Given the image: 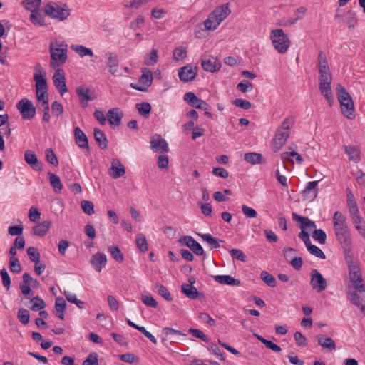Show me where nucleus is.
I'll return each mask as SVG.
<instances>
[{"label":"nucleus","mask_w":365,"mask_h":365,"mask_svg":"<svg viewBox=\"0 0 365 365\" xmlns=\"http://www.w3.org/2000/svg\"><path fill=\"white\" fill-rule=\"evenodd\" d=\"M16 108L19 110L24 120L33 118L36 114V108L32 102L27 98H23L16 104Z\"/></svg>","instance_id":"nucleus-9"},{"label":"nucleus","mask_w":365,"mask_h":365,"mask_svg":"<svg viewBox=\"0 0 365 365\" xmlns=\"http://www.w3.org/2000/svg\"><path fill=\"white\" fill-rule=\"evenodd\" d=\"M197 73V68L192 64H187L178 70V77L182 82L193 81Z\"/></svg>","instance_id":"nucleus-12"},{"label":"nucleus","mask_w":365,"mask_h":365,"mask_svg":"<svg viewBox=\"0 0 365 365\" xmlns=\"http://www.w3.org/2000/svg\"><path fill=\"white\" fill-rule=\"evenodd\" d=\"M182 292L188 298L195 299L198 297L199 292L197 288L191 284H182L181 286Z\"/></svg>","instance_id":"nucleus-37"},{"label":"nucleus","mask_w":365,"mask_h":365,"mask_svg":"<svg viewBox=\"0 0 365 365\" xmlns=\"http://www.w3.org/2000/svg\"><path fill=\"white\" fill-rule=\"evenodd\" d=\"M71 48L81 58L85 56L92 57L94 55L91 48L83 45L73 44L71 46Z\"/></svg>","instance_id":"nucleus-35"},{"label":"nucleus","mask_w":365,"mask_h":365,"mask_svg":"<svg viewBox=\"0 0 365 365\" xmlns=\"http://www.w3.org/2000/svg\"><path fill=\"white\" fill-rule=\"evenodd\" d=\"M187 57V49L184 46L176 47L173 53V60L182 61Z\"/></svg>","instance_id":"nucleus-44"},{"label":"nucleus","mask_w":365,"mask_h":365,"mask_svg":"<svg viewBox=\"0 0 365 365\" xmlns=\"http://www.w3.org/2000/svg\"><path fill=\"white\" fill-rule=\"evenodd\" d=\"M46 158L47 161L53 165L57 166L58 165V160L53 150L47 149L46 150Z\"/></svg>","instance_id":"nucleus-62"},{"label":"nucleus","mask_w":365,"mask_h":365,"mask_svg":"<svg viewBox=\"0 0 365 365\" xmlns=\"http://www.w3.org/2000/svg\"><path fill=\"white\" fill-rule=\"evenodd\" d=\"M112 257L118 262H122L124 260V256L118 246L112 245L108 247Z\"/></svg>","instance_id":"nucleus-46"},{"label":"nucleus","mask_w":365,"mask_h":365,"mask_svg":"<svg viewBox=\"0 0 365 365\" xmlns=\"http://www.w3.org/2000/svg\"><path fill=\"white\" fill-rule=\"evenodd\" d=\"M49 181L51 187L56 193H60L63 189L60 178L51 173H48Z\"/></svg>","instance_id":"nucleus-40"},{"label":"nucleus","mask_w":365,"mask_h":365,"mask_svg":"<svg viewBox=\"0 0 365 365\" xmlns=\"http://www.w3.org/2000/svg\"><path fill=\"white\" fill-rule=\"evenodd\" d=\"M10 269L12 272L19 273L21 270V264L18 258L11 257L9 260Z\"/></svg>","instance_id":"nucleus-56"},{"label":"nucleus","mask_w":365,"mask_h":365,"mask_svg":"<svg viewBox=\"0 0 365 365\" xmlns=\"http://www.w3.org/2000/svg\"><path fill=\"white\" fill-rule=\"evenodd\" d=\"M153 82V75L150 70L144 68L137 84L130 83V87L139 91H146Z\"/></svg>","instance_id":"nucleus-10"},{"label":"nucleus","mask_w":365,"mask_h":365,"mask_svg":"<svg viewBox=\"0 0 365 365\" xmlns=\"http://www.w3.org/2000/svg\"><path fill=\"white\" fill-rule=\"evenodd\" d=\"M74 136L76 143L81 149H88V138L84 132L79 128H74Z\"/></svg>","instance_id":"nucleus-29"},{"label":"nucleus","mask_w":365,"mask_h":365,"mask_svg":"<svg viewBox=\"0 0 365 365\" xmlns=\"http://www.w3.org/2000/svg\"><path fill=\"white\" fill-rule=\"evenodd\" d=\"M294 123V118L292 116H289L284 119L282 125L277 129L274 138L273 140V150L278 152L282 146L286 143L288 137L289 136L290 128Z\"/></svg>","instance_id":"nucleus-6"},{"label":"nucleus","mask_w":365,"mask_h":365,"mask_svg":"<svg viewBox=\"0 0 365 365\" xmlns=\"http://www.w3.org/2000/svg\"><path fill=\"white\" fill-rule=\"evenodd\" d=\"M319 77L332 76L329 71L327 56L325 53L320 51L318 55Z\"/></svg>","instance_id":"nucleus-21"},{"label":"nucleus","mask_w":365,"mask_h":365,"mask_svg":"<svg viewBox=\"0 0 365 365\" xmlns=\"http://www.w3.org/2000/svg\"><path fill=\"white\" fill-rule=\"evenodd\" d=\"M269 38L274 48L280 54L287 53L290 47V39L282 29H272Z\"/></svg>","instance_id":"nucleus-7"},{"label":"nucleus","mask_w":365,"mask_h":365,"mask_svg":"<svg viewBox=\"0 0 365 365\" xmlns=\"http://www.w3.org/2000/svg\"><path fill=\"white\" fill-rule=\"evenodd\" d=\"M214 279L220 284H226L230 286H240V281L235 279L230 275H215Z\"/></svg>","instance_id":"nucleus-33"},{"label":"nucleus","mask_w":365,"mask_h":365,"mask_svg":"<svg viewBox=\"0 0 365 365\" xmlns=\"http://www.w3.org/2000/svg\"><path fill=\"white\" fill-rule=\"evenodd\" d=\"M293 158H295L296 162L298 164L302 163L303 159H302V156L297 152H294V151L284 152L281 154V159L282 160L283 162L289 161L292 163H294V160L292 159Z\"/></svg>","instance_id":"nucleus-38"},{"label":"nucleus","mask_w":365,"mask_h":365,"mask_svg":"<svg viewBox=\"0 0 365 365\" xmlns=\"http://www.w3.org/2000/svg\"><path fill=\"white\" fill-rule=\"evenodd\" d=\"M17 317L24 324H27L29 322L30 315L27 309H20L18 312Z\"/></svg>","instance_id":"nucleus-57"},{"label":"nucleus","mask_w":365,"mask_h":365,"mask_svg":"<svg viewBox=\"0 0 365 365\" xmlns=\"http://www.w3.org/2000/svg\"><path fill=\"white\" fill-rule=\"evenodd\" d=\"M136 108L139 114L144 117H147L151 111V106L147 102L137 103Z\"/></svg>","instance_id":"nucleus-48"},{"label":"nucleus","mask_w":365,"mask_h":365,"mask_svg":"<svg viewBox=\"0 0 365 365\" xmlns=\"http://www.w3.org/2000/svg\"><path fill=\"white\" fill-rule=\"evenodd\" d=\"M309 252L319 259H324L326 256L322 250L316 245H309L307 247Z\"/></svg>","instance_id":"nucleus-55"},{"label":"nucleus","mask_w":365,"mask_h":365,"mask_svg":"<svg viewBox=\"0 0 365 365\" xmlns=\"http://www.w3.org/2000/svg\"><path fill=\"white\" fill-rule=\"evenodd\" d=\"M344 152L348 155L349 160L355 163L361 160V150L359 147L354 145L344 146Z\"/></svg>","instance_id":"nucleus-31"},{"label":"nucleus","mask_w":365,"mask_h":365,"mask_svg":"<svg viewBox=\"0 0 365 365\" xmlns=\"http://www.w3.org/2000/svg\"><path fill=\"white\" fill-rule=\"evenodd\" d=\"M123 116V113L118 108L109 110L106 115L108 123L115 126H119L120 125Z\"/></svg>","instance_id":"nucleus-26"},{"label":"nucleus","mask_w":365,"mask_h":365,"mask_svg":"<svg viewBox=\"0 0 365 365\" xmlns=\"http://www.w3.org/2000/svg\"><path fill=\"white\" fill-rule=\"evenodd\" d=\"M104 58L108 72L113 76H118L119 60L118 55L114 52L106 51L104 54Z\"/></svg>","instance_id":"nucleus-13"},{"label":"nucleus","mask_w":365,"mask_h":365,"mask_svg":"<svg viewBox=\"0 0 365 365\" xmlns=\"http://www.w3.org/2000/svg\"><path fill=\"white\" fill-rule=\"evenodd\" d=\"M0 274L2 279V284L6 290H9L11 285L10 277L5 268H3L0 271Z\"/></svg>","instance_id":"nucleus-58"},{"label":"nucleus","mask_w":365,"mask_h":365,"mask_svg":"<svg viewBox=\"0 0 365 365\" xmlns=\"http://www.w3.org/2000/svg\"><path fill=\"white\" fill-rule=\"evenodd\" d=\"M76 93L79 98L82 107L88 106V101H93L96 98L95 92L89 88L85 86H79L76 89Z\"/></svg>","instance_id":"nucleus-14"},{"label":"nucleus","mask_w":365,"mask_h":365,"mask_svg":"<svg viewBox=\"0 0 365 365\" xmlns=\"http://www.w3.org/2000/svg\"><path fill=\"white\" fill-rule=\"evenodd\" d=\"M51 221L46 220L35 225L32 228V234L38 237L45 236L49 231Z\"/></svg>","instance_id":"nucleus-30"},{"label":"nucleus","mask_w":365,"mask_h":365,"mask_svg":"<svg viewBox=\"0 0 365 365\" xmlns=\"http://www.w3.org/2000/svg\"><path fill=\"white\" fill-rule=\"evenodd\" d=\"M318 181H311L307 184L303 191L306 199L312 201L317 197L318 195Z\"/></svg>","instance_id":"nucleus-27"},{"label":"nucleus","mask_w":365,"mask_h":365,"mask_svg":"<svg viewBox=\"0 0 365 365\" xmlns=\"http://www.w3.org/2000/svg\"><path fill=\"white\" fill-rule=\"evenodd\" d=\"M356 230L365 239V220L360 212L349 216Z\"/></svg>","instance_id":"nucleus-25"},{"label":"nucleus","mask_w":365,"mask_h":365,"mask_svg":"<svg viewBox=\"0 0 365 365\" xmlns=\"http://www.w3.org/2000/svg\"><path fill=\"white\" fill-rule=\"evenodd\" d=\"M202 68L208 72H215L221 67L220 62L215 57L210 56L201 61Z\"/></svg>","instance_id":"nucleus-22"},{"label":"nucleus","mask_w":365,"mask_h":365,"mask_svg":"<svg viewBox=\"0 0 365 365\" xmlns=\"http://www.w3.org/2000/svg\"><path fill=\"white\" fill-rule=\"evenodd\" d=\"M332 224L337 243L345 253H350L353 240L347 217L341 212L336 211L332 216Z\"/></svg>","instance_id":"nucleus-2"},{"label":"nucleus","mask_w":365,"mask_h":365,"mask_svg":"<svg viewBox=\"0 0 365 365\" xmlns=\"http://www.w3.org/2000/svg\"><path fill=\"white\" fill-rule=\"evenodd\" d=\"M24 160L34 170L41 171L42 170L41 163L32 150H29L25 152Z\"/></svg>","instance_id":"nucleus-24"},{"label":"nucleus","mask_w":365,"mask_h":365,"mask_svg":"<svg viewBox=\"0 0 365 365\" xmlns=\"http://www.w3.org/2000/svg\"><path fill=\"white\" fill-rule=\"evenodd\" d=\"M41 3V0H22L21 4L23 7L31 12L38 11Z\"/></svg>","instance_id":"nucleus-42"},{"label":"nucleus","mask_w":365,"mask_h":365,"mask_svg":"<svg viewBox=\"0 0 365 365\" xmlns=\"http://www.w3.org/2000/svg\"><path fill=\"white\" fill-rule=\"evenodd\" d=\"M317 341L319 346L324 349H328L333 351L336 349V344L334 341L323 334H319L316 336Z\"/></svg>","instance_id":"nucleus-28"},{"label":"nucleus","mask_w":365,"mask_h":365,"mask_svg":"<svg viewBox=\"0 0 365 365\" xmlns=\"http://www.w3.org/2000/svg\"><path fill=\"white\" fill-rule=\"evenodd\" d=\"M347 297L349 300L355 306H356L361 312L365 315V304L363 303V299L359 294L355 291H348Z\"/></svg>","instance_id":"nucleus-32"},{"label":"nucleus","mask_w":365,"mask_h":365,"mask_svg":"<svg viewBox=\"0 0 365 365\" xmlns=\"http://www.w3.org/2000/svg\"><path fill=\"white\" fill-rule=\"evenodd\" d=\"M29 20L33 24L36 26H42L45 25L44 18L37 11L31 12Z\"/></svg>","instance_id":"nucleus-47"},{"label":"nucleus","mask_w":365,"mask_h":365,"mask_svg":"<svg viewBox=\"0 0 365 365\" xmlns=\"http://www.w3.org/2000/svg\"><path fill=\"white\" fill-rule=\"evenodd\" d=\"M53 84L56 89L59 91L61 96H63L68 91L66 85V78L64 72L62 69H57L53 76Z\"/></svg>","instance_id":"nucleus-16"},{"label":"nucleus","mask_w":365,"mask_h":365,"mask_svg":"<svg viewBox=\"0 0 365 365\" xmlns=\"http://www.w3.org/2000/svg\"><path fill=\"white\" fill-rule=\"evenodd\" d=\"M292 220L299 224L301 231H306L316 227V224L307 217L301 216L295 212L292 214Z\"/></svg>","instance_id":"nucleus-20"},{"label":"nucleus","mask_w":365,"mask_h":365,"mask_svg":"<svg viewBox=\"0 0 365 365\" xmlns=\"http://www.w3.org/2000/svg\"><path fill=\"white\" fill-rule=\"evenodd\" d=\"M261 279L263 280V282L267 284L270 287H276L277 282L275 278L269 274V272L266 271L262 272L260 274Z\"/></svg>","instance_id":"nucleus-49"},{"label":"nucleus","mask_w":365,"mask_h":365,"mask_svg":"<svg viewBox=\"0 0 365 365\" xmlns=\"http://www.w3.org/2000/svg\"><path fill=\"white\" fill-rule=\"evenodd\" d=\"M141 299L143 303L148 307L153 308L158 307V302L151 295H142Z\"/></svg>","instance_id":"nucleus-61"},{"label":"nucleus","mask_w":365,"mask_h":365,"mask_svg":"<svg viewBox=\"0 0 365 365\" xmlns=\"http://www.w3.org/2000/svg\"><path fill=\"white\" fill-rule=\"evenodd\" d=\"M50 66L56 68L63 66L68 59V44L61 38H53L49 44Z\"/></svg>","instance_id":"nucleus-3"},{"label":"nucleus","mask_w":365,"mask_h":365,"mask_svg":"<svg viewBox=\"0 0 365 365\" xmlns=\"http://www.w3.org/2000/svg\"><path fill=\"white\" fill-rule=\"evenodd\" d=\"M245 160L252 165L262 163V155L257 153H247L244 156Z\"/></svg>","instance_id":"nucleus-45"},{"label":"nucleus","mask_w":365,"mask_h":365,"mask_svg":"<svg viewBox=\"0 0 365 365\" xmlns=\"http://www.w3.org/2000/svg\"><path fill=\"white\" fill-rule=\"evenodd\" d=\"M180 243L185 245L198 256L204 254V250L202 246L191 236H184L179 240Z\"/></svg>","instance_id":"nucleus-17"},{"label":"nucleus","mask_w":365,"mask_h":365,"mask_svg":"<svg viewBox=\"0 0 365 365\" xmlns=\"http://www.w3.org/2000/svg\"><path fill=\"white\" fill-rule=\"evenodd\" d=\"M94 138L101 149H106L108 147V140L104 133L98 128L93 130Z\"/></svg>","instance_id":"nucleus-36"},{"label":"nucleus","mask_w":365,"mask_h":365,"mask_svg":"<svg viewBox=\"0 0 365 365\" xmlns=\"http://www.w3.org/2000/svg\"><path fill=\"white\" fill-rule=\"evenodd\" d=\"M34 80L36 83V91H48L45 73H34Z\"/></svg>","instance_id":"nucleus-34"},{"label":"nucleus","mask_w":365,"mask_h":365,"mask_svg":"<svg viewBox=\"0 0 365 365\" xmlns=\"http://www.w3.org/2000/svg\"><path fill=\"white\" fill-rule=\"evenodd\" d=\"M31 302H32V306L31 309L33 311L41 310L46 307L44 301L38 296L34 297L33 299H31Z\"/></svg>","instance_id":"nucleus-54"},{"label":"nucleus","mask_w":365,"mask_h":365,"mask_svg":"<svg viewBox=\"0 0 365 365\" xmlns=\"http://www.w3.org/2000/svg\"><path fill=\"white\" fill-rule=\"evenodd\" d=\"M319 89L330 106L334 102L331 83L332 76L319 77Z\"/></svg>","instance_id":"nucleus-8"},{"label":"nucleus","mask_w":365,"mask_h":365,"mask_svg":"<svg viewBox=\"0 0 365 365\" xmlns=\"http://www.w3.org/2000/svg\"><path fill=\"white\" fill-rule=\"evenodd\" d=\"M312 237L314 240L317 241L319 244H324L326 242L327 235L322 229H315L312 233Z\"/></svg>","instance_id":"nucleus-50"},{"label":"nucleus","mask_w":365,"mask_h":365,"mask_svg":"<svg viewBox=\"0 0 365 365\" xmlns=\"http://www.w3.org/2000/svg\"><path fill=\"white\" fill-rule=\"evenodd\" d=\"M230 254L231 257L234 259H236L241 262L246 261V256L241 250L232 249L230 250Z\"/></svg>","instance_id":"nucleus-59"},{"label":"nucleus","mask_w":365,"mask_h":365,"mask_svg":"<svg viewBox=\"0 0 365 365\" xmlns=\"http://www.w3.org/2000/svg\"><path fill=\"white\" fill-rule=\"evenodd\" d=\"M183 99L191 106L195 108L202 109L204 110H210V106L205 101L199 98L192 92L186 93L184 95Z\"/></svg>","instance_id":"nucleus-15"},{"label":"nucleus","mask_w":365,"mask_h":365,"mask_svg":"<svg viewBox=\"0 0 365 365\" xmlns=\"http://www.w3.org/2000/svg\"><path fill=\"white\" fill-rule=\"evenodd\" d=\"M336 91L343 115L349 120L354 119L355 108L351 96L339 83L336 85Z\"/></svg>","instance_id":"nucleus-4"},{"label":"nucleus","mask_w":365,"mask_h":365,"mask_svg":"<svg viewBox=\"0 0 365 365\" xmlns=\"http://www.w3.org/2000/svg\"><path fill=\"white\" fill-rule=\"evenodd\" d=\"M198 235L203 240V241L207 242L210 245V249L220 247L219 242H222V240L212 237L210 234H198Z\"/></svg>","instance_id":"nucleus-43"},{"label":"nucleus","mask_w":365,"mask_h":365,"mask_svg":"<svg viewBox=\"0 0 365 365\" xmlns=\"http://www.w3.org/2000/svg\"><path fill=\"white\" fill-rule=\"evenodd\" d=\"M229 4L217 6L202 23L198 24L194 30L195 37L199 39L207 37L215 31L220 24L230 14Z\"/></svg>","instance_id":"nucleus-1"},{"label":"nucleus","mask_w":365,"mask_h":365,"mask_svg":"<svg viewBox=\"0 0 365 365\" xmlns=\"http://www.w3.org/2000/svg\"><path fill=\"white\" fill-rule=\"evenodd\" d=\"M158 50L152 49L150 53L145 58V64L147 66H153L158 61Z\"/></svg>","instance_id":"nucleus-52"},{"label":"nucleus","mask_w":365,"mask_h":365,"mask_svg":"<svg viewBox=\"0 0 365 365\" xmlns=\"http://www.w3.org/2000/svg\"><path fill=\"white\" fill-rule=\"evenodd\" d=\"M81 207L83 212L88 215L94 213L93 204L90 201L83 200L81 202Z\"/></svg>","instance_id":"nucleus-63"},{"label":"nucleus","mask_w":365,"mask_h":365,"mask_svg":"<svg viewBox=\"0 0 365 365\" xmlns=\"http://www.w3.org/2000/svg\"><path fill=\"white\" fill-rule=\"evenodd\" d=\"M108 173L112 178L117 179L125 174V168L119 159L115 158L111 161Z\"/></svg>","instance_id":"nucleus-18"},{"label":"nucleus","mask_w":365,"mask_h":365,"mask_svg":"<svg viewBox=\"0 0 365 365\" xmlns=\"http://www.w3.org/2000/svg\"><path fill=\"white\" fill-rule=\"evenodd\" d=\"M66 303L63 298L57 297L55 301L56 315L61 320L64 319V311L66 309Z\"/></svg>","instance_id":"nucleus-39"},{"label":"nucleus","mask_w":365,"mask_h":365,"mask_svg":"<svg viewBox=\"0 0 365 365\" xmlns=\"http://www.w3.org/2000/svg\"><path fill=\"white\" fill-rule=\"evenodd\" d=\"M27 254L30 260L35 264H38L40 261V254L37 249L34 247H29L27 248Z\"/></svg>","instance_id":"nucleus-53"},{"label":"nucleus","mask_w":365,"mask_h":365,"mask_svg":"<svg viewBox=\"0 0 365 365\" xmlns=\"http://www.w3.org/2000/svg\"><path fill=\"white\" fill-rule=\"evenodd\" d=\"M156 287L158 288V292L160 296H162L167 301H169V302L172 301L173 298L171 297L170 292L168 291V289H167L166 287H165L164 285H162V284L156 285Z\"/></svg>","instance_id":"nucleus-60"},{"label":"nucleus","mask_w":365,"mask_h":365,"mask_svg":"<svg viewBox=\"0 0 365 365\" xmlns=\"http://www.w3.org/2000/svg\"><path fill=\"white\" fill-rule=\"evenodd\" d=\"M150 148L155 152L168 153L169 151L168 143L160 135H155L150 140Z\"/></svg>","instance_id":"nucleus-19"},{"label":"nucleus","mask_w":365,"mask_h":365,"mask_svg":"<svg viewBox=\"0 0 365 365\" xmlns=\"http://www.w3.org/2000/svg\"><path fill=\"white\" fill-rule=\"evenodd\" d=\"M349 277L351 284L354 282L360 279L362 277V274L360 267L356 264L349 265Z\"/></svg>","instance_id":"nucleus-41"},{"label":"nucleus","mask_w":365,"mask_h":365,"mask_svg":"<svg viewBox=\"0 0 365 365\" xmlns=\"http://www.w3.org/2000/svg\"><path fill=\"white\" fill-rule=\"evenodd\" d=\"M46 16L58 21H66L71 15L68 6L60 1H50L43 8Z\"/></svg>","instance_id":"nucleus-5"},{"label":"nucleus","mask_w":365,"mask_h":365,"mask_svg":"<svg viewBox=\"0 0 365 365\" xmlns=\"http://www.w3.org/2000/svg\"><path fill=\"white\" fill-rule=\"evenodd\" d=\"M310 285L317 292H322L327 287V279L317 269H312L310 274Z\"/></svg>","instance_id":"nucleus-11"},{"label":"nucleus","mask_w":365,"mask_h":365,"mask_svg":"<svg viewBox=\"0 0 365 365\" xmlns=\"http://www.w3.org/2000/svg\"><path fill=\"white\" fill-rule=\"evenodd\" d=\"M252 84L248 81H242L237 86V88L243 93L252 91Z\"/></svg>","instance_id":"nucleus-64"},{"label":"nucleus","mask_w":365,"mask_h":365,"mask_svg":"<svg viewBox=\"0 0 365 365\" xmlns=\"http://www.w3.org/2000/svg\"><path fill=\"white\" fill-rule=\"evenodd\" d=\"M107 263L106 255L103 252L94 254L91 259V264L96 272H100Z\"/></svg>","instance_id":"nucleus-23"},{"label":"nucleus","mask_w":365,"mask_h":365,"mask_svg":"<svg viewBox=\"0 0 365 365\" xmlns=\"http://www.w3.org/2000/svg\"><path fill=\"white\" fill-rule=\"evenodd\" d=\"M136 245L141 252H146L148 250L147 240L144 235L139 234L136 237Z\"/></svg>","instance_id":"nucleus-51"}]
</instances>
